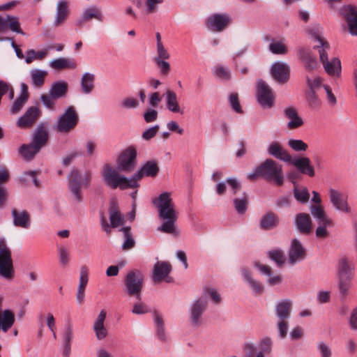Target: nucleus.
Returning a JSON list of instances; mask_svg holds the SVG:
<instances>
[{"label":"nucleus","mask_w":357,"mask_h":357,"mask_svg":"<svg viewBox=\"0 0 357 357\" xmlns=\"http://www.w3.org/2000/svg\"><path fill=\"white\" fill-rule=\"evenodd\" d=\"M159 172V167L156 162L151 160L146 162L142 167L135 173L132 178L136 179V182L143 176L155 177Z\"/></svg>","instance_id":"obj_27"},{"label":"nucleus","mask_w":357,"mask_h":357,"mask_svg":"<svg viewBox=\"0 0 357 357\" xmlns=\"http://www.w3.org/2000/svg\"><path fill=\"white\" fill-rule=\"evenodd\" d=\"M269 155L286 162L291 161V155L282 147L279 142H273L268 148Z\"/></svg>","instance_id":"obj_31"},{"label":"nucleus","mask_w":357,"mask_h":357,"mask_svg":"<svg viewBox=\"0 0 357 357\" xmlns=\"http://www.w3.org/2000/svg\"><path fill=\"white\" fill-rule=\"evenodd\" d=\"M295 224L298 231L302 234H309L312 230V220L307 213H301L296 215Z\"/></svg>","instance_id":"obj_32"},{"label":"nucleus","mask_w":357,"mask_h":357,"mask_svg":"<svg viewBox=\"0 0 357 357\" xmlns=\"http://www.w3.org/2000/svg\"><path fill=\"white\" fill-rule=\"evenodd\" d=\"M271 74L277 82L284 84L289 80V67L284 62H275L272 65Z\"/></svg>","instance_id":"obj_21"},{"label":"nucleus","mask_w":357,"mask_h":357,"mask_svg":"<svg viewBox=\"0 0 357 357\" xmlns=\"http://www.w3.org/2000/svg\"><path fill=\"white\" fill-rule=\"evenodd\" d=\"M47 75V71L40 69H33L30 72L32 84L36 88H41L43 86Z\"/></svg>","instance_id":"obj_45"},{"label":"nucleus","mask_w":357,"mask_h":357,"mask_svg":"<svg viewBox=\"0 0 357 357\" xmlns=\"http://www.w3.org/2000/svg\"><path fill=\"white\" fill-rule=\"evenodd\" d=\"M207 300L201 296L194 300L189 307V320L190 324L195 328L199 327L202 323V315L207 307Z\"/></svg>","instance_id":"obj_11"},{"label":"nucleus","mask_w":357,"mask_h":357,"mask_svg":"<svg viewBox=\"0 0 357 357\" xmlns=\"http://www.w3.org/2000/svg\"><path fill=\"white\" fill-rule=\"evenodd\" d=\"M79 122V115L73 106H68L59 117L56 129L61 133H68Z\"/></svg>","instance_id":"obj_8"},{"label":"nucleus","mask_w":357,"mask_h":357,"mask_svg":"<svg viewBox=\"0 0 357 357\" xmlns=\"http://www.w3.org/2000/svg\"><path fill=\"white\" fill-rule=\"evenodd\" d=\"M13 225L15 227L28 229L31 225L30 214L26 211H19L15 208L12 210Z\"/></svg>","instance_id":"obj_30"},{"label":"nucleus","mask_w":357,"mask_h":357,"mask_svg":"<svg viewBox=\"0 0 357 357\" xmlns=\"http://www.w3.org/2000/svg\"><path fill=\"white\" fill-rule=\"evenodd\" d=\"M172 270V265L167 261H160L155 263L153 273V280L154 282H171L172 279L169 275Z\"/></svg>","instance_id":"obj_16"},{"label":"nucleus","mask_w":357,"mask_h":357,"mask_svg":"<svg viewBox=\"0 0 357 357\" xmlns=\"http://www.w3.org/2000/svg\"><path fill=\"white\" fill-rule=\"evenodd\" d=\"M49 139V133L45 123H40L33 132L31 144L40 150L44 147Z\"/></svg>","instance_id":"obj_20"},{"label":"nucleus","mask_w":357,"mask_h":357,"mask_svg":"<svg viewBox=\"0 0 357 357\" xmlns=\"http://www.w3.org/2000/svg\"><path fill=\"white\" fill-rule=\"evenodd\" d=\"M306 82L308 86L307 90H312L313 91H316L317 89H319L321 83L322 79L320 77H310L308 76L306 77Z\"/></svg>","instance_id":"obj_58"},{"label":"nucleus","mask_w":357,"mask_h":357,"mask_svg":"<svg viewBox=\"0 0 357 357\" xmlns=\"http://www.w3.org/2000/svg\"><path fill=\"white\" fill-rule=\"evenodd\" d=\"M58 252L61 264L64 266L68 265L69 262V253L67 249L63 246H59Z\"/></svg>","instance_id":"obj_63"},{"label":"nucleus","mask_w":357,"mask_h":357,"mask_svg":"<svg viewBox=\"0 0 357 357\" xmlns=\"http://www.w3.org/2000/svg\"><path fill=\"white\" fill-rule=\"evenodd\" d=\"M348 324L351 330L357 331V306L351 310L348 318Z\"/></svg>","instance_id":"obj_62"},{"label":"nucleus","mask_w":357,"mask_h":357,"mask_svg":"<svg viewBox=\"0 0 357 357\" xmlns=\"http://www.w3.org/2000/svg\"><path fill=\"white\" fill-rule=\"evenodd\" d=\"M137 149L130 146L123 150L116 159L117 168L120 172H131L137 165Z\"/></svg>","instance_id":"obj_10"},{"label":"nucleus","mask_w":357,"mask_h":357,"mask_svg":"<svg viewBox=\"0 0 357 357\" xmlns=\"http://www.w3.org/2000/svg\"><path fill=\"white\" fill-rule=\"evenodd\" d=\"M8 29H10L13 32L24 34V32L20 28L17 17L7 15L3 17L0 15V32H4Z\"/></svg>","instance_id":"obj_25"},{"label":"nucleus","mask_w":357,"mask_h":357,"mask_svg":"<svg viewBox=\"0 0 357 357\" xmlns=\"http://www.w3.org/2000/svg\"><path fill=\"white\" fill-rule=\"evenodd\" d=\"M110 225L108 224L106 218L102 215L101 217V226L105 231L109 233L110 227H118L123 225L124 218L121 213L116 203L114 201L111 202L108 209Z\"/></svg>","instance_id":"obj_12"},{"label":"nucleus","mask_w":357,"mask_h":357,"mask_svg":"<svg viewBox=\"0 0 357 357\" xmlns=\"http://www.w3.org/2000/svg\"><path fill=\"white\" fill-rule=\"evenodd\" d=\"M29 97L28 86L25 83H22L20 85V94L14 102L10 109V112L12 114L18 113L28 100Z\"/></svg>","instance_id":"obj_34"},{"label":"nucleus","mask_w":357,"mask_h":357,"mask_svg":"<svg viewBox=\"0 0 357 357\" xmlns=\"http://www.w3.org/2000/svg\"><path fill=\"white\" fill-rule=\"evenodd\" d=\"M162 2L163 0H144V13L148 15L156 13Z\"/></svg>","instance_id":"obj_48"},{"label":"nucleus","mask_w":357,"mask_h":357,"mask_svg":"<svg viewBox=\"0 0 357 357\" xmlns=\"http://www.w3.org/2000/svg\"><path fill=\"white\" fill-rule=\"evenodd\" d=\"M354 278L351 276H337V285L342 297L346 298L349 295Z\"/></svg>","instance_id":"obj_39"},{"label":"nucleus","mask_w":357,"mask_h":357,"mask_svg":"<svg viewBox=\"0 0 357 357\" xmlns=\"http://www.w3.org/2000/svg\"><path fill=\"white\" fill-rule=\"evenodd\" d=\"M39 151L40 149L31 143L29 144H22L19 149V153L26 161L33 160Z\"/></svg>","instance_id":"obj_42"},{"label":"nucleus","mask_w":357,"mask_h":357,"mask_svg":"<svg viewBox=\"0 0 357 357\" xmlns=\"http://www.w3.org/2000/svg\"><path fill=\"white\" fill-rule=\"evenodd\" d=\"M317 349L320 357H333L331 347L324 341H320L317 344Z\"/></svg>","instance_id":"obj_51"},{"label":"nucleus","mask_w":357,"mask_h":357,"mask_svg":"<svg viewBox=\"0 0 357 357\" xmlns=\"http://www.w3.org/2000/svg\"><path fill=\"white\" fill-rule=\"evenodd\" d=\"M89 281V270L86 266H83L80 268L78 288L86 289Z\"/></svg>","instance_id":"obj_59"},{"label":"nucleus","mask_w":357,"mask_h":357,"mask_svg":"<svg viewBox=\"0 0 357 357\" xmlns=\"http://www.w3.org/2000/svg\"><path fill=\"white\" fill-rule=\"evenodd\" d=\"M305 99L307 106L312 109H317L321 105V101L316 93V91L307 90L305 92Z\"/></svg>","instance_id":"obj_46"},{"label":"nucleus","mask_w":357,"mask_h":357,"mask_svg":"<svg viewBox=\"0 0 357 357\" xmlns=\"http://www.w3.org/2000/svg\"><path fill=\"white\" fill-rule=\"evenodd\" d=\"M242 273L243 275L244 278L246 281L250 284L251 288L258 294H261L263 292L264 288L262 285L258 282L257 280H254L251 275L250 273L248 270L245 268L241 269Z\"/></svg>","instance_id":"obj_47"},{"label":"nucleus","mask_w":357,"mask_h":357,"mask_svg":"<svg viewBox=\"0 0 357 357\" xmlns=\"http://www.w3.org/2000/svg\"><path fill=\"white\" fill-rule=\"evenodd\" d=\"M2 301L3 298L0 297V331L6 333L14 325L15 317L14 313L9 310L1 312Z\"/></svg>","instance_id":"obj_28"},{"label":"nucleus","mask_w":357,"mask_h":357,"mask_svg":"<svg viewBox=\"0 0 357 357\" xmlns=\"http://www.w3.org/2000/svg\"><path fill=\"white\" fill-rule=\"evenodd\" d=\"M314 41L319 43L314 48L317 50L321 63L328 59L327 51L330 49L329 43L322 36V28L319 25H314L308 31Z\"/></svg>","instance_id":"obj_13"},{"label":"nucleus","mask_w":357,"mask_h":357,"mask_svg":"<svg viewBox=\"0 0 357 357\" xmlns=\"http://www.w3.org/2000/svg\"><path fill=\"white\" fill-rule=\"evenodd\" d=\"M328 195L331 204L336 210L344 213H351V208L349 204L347 195L333 188L329 190Z\"/></svg>","instance_id":"obj_15"},{"label":"nucleus","mask_w":357,"mask_h":357,"mask_svg":"<svg viewBox=\"0 0 357 357\" xmlns=\"http://www.w3.org/2000/svg\"><path fill=\"white\" fill-rule=\"evenodd\" d=\"M68 85L63 80L54 82L48 94H42L40 101L45 108L49 110H54L56 108V100L59 98L65 97L68 93Z\"/></svg>","instance_id":"obj_6"},{"label":"nucleus","mask_w":357,"mask_h":357,"mask_svg":"<svg viewBox=\"0 0 357 357\" xmlns=\"http://www.w3.org/2000/svg\"><path fill=\"white\" fill-rule=\"evenodd\" d=\"M144 280V275L140 271L135 270L129 272L125 280L126 293L140 300Z\"/></svg>","instance_id":"obj_9"},{"label":"nucleus","mask_w":357,"mask_h":357,"mask_svg":"<svg viewBox=\"0 0 357 357\" xmlns=\"http://www.w3.org/2000/svg\"><path fill=\"white\" fill-rule=\"evenodd\" d=\"M102 178L106 185L116 189L117 188L121 190L127 188H134L138 186L135 178H128L118 173L117 171L114 169L109 165H105L103 167V172L102 174Z\"/></svg>","instance_id":"obj_3"},{"label":"nucleus","mask_w":357,"mask_h":357,"mask_svg":"<svg viewBox=\"0 0 357 357\" xmlns=\"http://www.w3.org/2000/svg\"><path fill=\"white\" fill-rule=\"evenodd\" d=\"M52 49V46H49L48 47L38 52H36L34 50H28L26 52L25 61L26 63H31L34 60H43L45 59L47 54L48 51Z\"/></svg>","instance_id":"obj_43"},{"label":"nucleus","mask_w":357,"mask_h":357,"mask_svg":"<svg viewBox=\"0 0 357 357\" xmlns=\"http://www.w3.org/2000/svg\"><path fill=\"white\" fill-rule=\"evenodd\" d=\"M95 75L90 73H85L81 78V86L82 91L86 93H90L94 89Z\"/></svg>","instance_id":"obj_44"},{"label":"nucleus","mask_w":357,"mask_h":357,"mask_svg":"<svg viewBox=\"0 0 357 357\" xmlns=\"http://www.w3.org/2000/svg\"><path fill=\"white\" fill-rule=\"evenodd\" d=\"M230 21L228 14H213L206 20V26L212 31L220 32L228 26Z\"/></svg>","instance_id":"obj_17"},{"label":"nucleus","mask_w":357,"mask_h":357,"mask_svg":"<svg viewBox=\"0 0 357 357\" xmlns=\"http://www.w3.org/2000/svg\"><path fill=\"white\" fill-rule=\"evenodd\" d=\"M305 250L301 242L297 239H294L289 251V263L294 264L305 259Z\"/></svg>","instance_id":"obj_24"},{"label":"nucleus","mask_w":357,"mask_h":357,"mask_svg":"<svg viewBox=\"0 0 357 357\" xmlns=\"http://www.w3.org/2000/svg\"><path fill=\"white\" fill-rule=\"evenodd\" d=\"M354 264L351 259L346 256L338 259L337 264V276L354 277Z\"/></svg>","instance_id":"obj_23"},{"label":"nucleus","mask_w":357,"mask_h":357,"mask_svg":"<svg viewBox=\"0 0 357 357\" xmlns=\"http://www.w3.org/2000/svg\"><path fill=\"white\" fill-rule=\"evenodd\" d=\"M106 319V312L102 310L93 325V330L96 337L98 340L105 339L108 334L107 330L105 326V320Z\"/></svg>","instance_id":"obj_26"},{"label":"nucleus","mask_w":357,"mask_h":357,"mask_svg":"<svg viewBox=\"0 0 357 357\" xmlns=\"http://www.w3.org/2000/svg\"><path fill=\"white\" fill-rule=\"evenodd\" d=\"M288 145L295 151H305L308 146L301 139H291L288 141Z\"/></svg>","instance_id":"obj_56"},{"label":"nucleus","mask_w":357,"mask_h":357,"mask_svg":"<svg viewBox=\"0 0 357 357\" xmlns=\"http://www.w3.org/2000/svg\"><path fill=\"white\" fill-rule=\"evenodd\" d=\"M167 108L172 112L183 114V110L179 106L177 96L172 90H167L165 93Z\"/></svg>","instance_id":"obj_38"},{"label":"nucleus","mask_w":357,"mask_h":357,"mask_svg":"<svg viewBox=\"0 0 357 357\" xmlns=\"http://www.w3.org/2000/svg\"><path fill=\"white\" fill-rule=\"evenodd\" d=\"M153 204L158 209L160 219L164 222L158 230L178 236V231L176 226L178 212L171 197V194L168 192L161 193L157 198L153 199Z\"/></svg>","instance_id":"obj_1"},{"label":"nucleus","mask_w":357,"mask_h":357,"mask_svg":"<svg viewBox=\"0 0 357 357\" xmlns=\"http://www.w3.org/2000/svg\"><path fill=\"white\" fill-rule=\"evenodd\" d=\"M0 277L8 281L15 277L11 251L3 241H0Z\"/></svg>","instance_id":"obj_7"},{"label":"nucleus","mask_w":357,"mask_h":357,"mask_svg":"<svg viewBox=\"0 0 357 357\" xmlns=\"http://www.w3.org/2000/svg\"><path fill=\"white\" fill-rule=\"evenodd\" d=\"M310 212L318 224L324 225H333V220L328 217L324 207L321 205H312L310 206Z\"/></svg>","instance_id":"obj_35"},{"label":"nucleus","mask_w":357,"mask_h":357,"mask_svg":"<svg viewBox=\"0 0 357 357\" xmlns=\"http://www.w3.org/2000/svg\"><path fill=\"white\" fill-rule=\"evenodd\" d=\"M248 203V198L247 195H244L242 198H238L234 200L235 209L240 214H243L246 211Z\"/></svg>","instance_id":"obj_55"},{"label":"nucleus","mask_w":357,"mask_h":357,"mask_svg":"<svg viewBox=\"0 0 357 357\" xmlns=\"http://www.w3.org/2000/svg\"><path fill=\"white\" fill-rule=\"evenodd\" d=\"M50 66L54 70H61L66 68L74 69L77 67V65L68 58L61 57L51 61Z\"/></svg>","instance_id":"obj_41"},{"label":"nucleus","mask_w":357,"mask_h":357,"mask_svg":"<svg viewBox=\"0 0 357 357\" xmlns=\"http://www.w3.org/2000/svg\"><path fill=\"white\" fill-rule=\"evenodd\" d=\"M291 310L292 301L289 299L280 301L275 305V316L278 318L277 328L282 339L285 337L287 334L288 319L291 317Z\"/></svg>","instance_id":"obj_5"},{"label":"nucleus","mask_w":357,"mask_h":357,"mask_svg":"<svg viewBox=\"0 0 357 357\" xmlns=\"http://www.w3.org/2000/svg\"><path fill=\"white\" fill-rule=\"evenodd\" d=\"M93 18H96L98 20H102V15L100 10H98V8H86L83 12L82 17L76 22V25L79 26H82L86 21L90 20Z\"/></svg>","instance_id":"obj_40"},{"label":"nucleus","mask_w":357,"mask_h":357,"mask_svg":"<svg viewBox=\"0 0 357 357\" xmlns=\"http://www.w3.org/2000/svg\"><path fill=\"white\" fill-rule=\"evenodd\" d=\"M257 98L263 108L269 109L274 106L275 95L269 86L262 80L257 82Z\"/></svg>","instance_id":"obj_14"},{"label":"nucleus","mask_w":357,"mask_h":357,"mask_svg":"<svg viewBox=\"0 0 357 357\" xmlns=\"http://www.w3.org/2000/svg\"><path fill=\"white\" fill-rule=\"evenodd\" d=\"M268 257L278 266H282L286 261V257L282 250L277 249L268 252Z\"/></svg>","instance_id":"obj_49"},{"label":"nucleus","mask_w":357,"mask_h":357,"mask_svg":"<svg viewBox=\"0 0 357 357\" xmlns=\"http://www.w3.org/2000/svg\"><path fill=\"white\" fill-rule=\"evenodd\" d=\"M123 232V236L125 238V241L122 245V248L123 250H128L132 248L135 245V241L132 238L131 231H130V227H126L120 230Z\"/></svg>","instance_id":"obj_50"},{"label":"nucleus","mask_w":357,"mask_h":357,"mask_svg":"<svg viewBox=\"0 0 357 357\" xmlns=\"http://www.w3.org/2000/svg\"><path fill=\"white\" fill-rule=\"evenodd\" d=\"M68 15V3L66 1H59L56 4V15L54 24L56 26L61 25L67 19Z\"/></svg>","instance_id":"obj_36"},{"label":"nucleus","mask_w":357,"mask_h":357,"mask_svg":"<svg viewBox=\"0 0 357 357\" xmlns=\"http://www.w3.org/2000/svg\"><path fill=\"white\" fill-rule=\"evenodd\" d=\"M324 68L328 75L332 77H340L342 67L341 62L338 58H333L331 61L328 59L322 62Z\"/></svg>","instance_id":"obj_37"},{"label":"nucleus","mask_w":357,"mask_h":357,"mask_svg":"<svg viewBox=\"0 0 357 357\" xmlns=\"http://www.w3.org/2000/svg\"><path fill=\"white\" fill-rule=\"evenodd\" d=\"M279 222L280 218L276 213L268 212L261 218L259 227L263 230H271L278 225Z\"/></svg>","instance_id":"obj_33"},{"label":"nucleus","mask_w":357,"mask_h":357,"mask_svg":"<svg viewBox=\"0 0 357 357\" xmlns=\"http://www.w3.org/2000/svg\"><path fill=\"white\" fill-rule=\"evenodd\" d=\"M121 105L126 109H135L139 107V102L136 98L127 97L122 100Z\"/></svg>","instance_id":"obj_60"},{"label":"nucleus","mask_w":357,"mask_h":357,"mask_svg":"<svg viewBox=\"0 0 357 357\" xmlns=\"http://www.w3.org/2000/svg\"><path fill=\"white\" fill-rule=\"evenodd\" d=\"M155 323L156 324L157 327V335L158 337L161 340H165V330H164V322L162 321V319L160 317V316L155 313V317H154Z\"/></svg>","instance_id":"obj_57"},{"label":"nucleus","mask_w":357,"mask_h":357,"mask_svg":"<svg viewBox=\"0 0 357 357\" xmlns=\"http://www.w3.org/2000/svg\"><path fill=\"white\" fill-rule=\"evenodd\" d=\"M63 337L64 340V342L71 343L73 337V328L71 324H68L66 325Z\"/></svg>","instance_id":"obj_64"},{"label":"nucleus","mask_w":357,"mask_h":357,"mask_svg":"<svg viewBox=\"0 0 357 357\" xmlns=\"http://www.w3.org/2000/svg\"><path fill=\"white\" fill-rule=\"evenodd\" d=\"M302 174H307L310 177L315 175L313 166L311 165V160L307 157H301L290 162Z\"/></svg>","instance_id":"obj_29"},{"label":"nucleus","mask_w":357,"mask_h":357,"mask_svg":"<svg viewBox=\"0 0 357 357\" xmlns=\"http://www.w3.org/2000/svg\"><path fill=\"white\" fill-rule=\"evenodd\" d=\"M341 13L347 22L349 33L357 36V7L353 5L344 6Z\"/></svg>","instance_id":"obj_18"},{"label":"nucleus","mask_w":357,"mask_h":357,"mask_svg":"<svg viewBox=\"0 0 357 357\" xmlns=\"http://www.w3.org/2000/svg\"><path fill=\"white\" fill-rule=\"evenodd\" d=\"M214 75L222 80H229L231 78V72L229 68L222 66H218L213 71Z\"/></svg>","instance_id":"obj_54"},{"label":"nucleus","mask_w":357,"mask_h":357,"mask_svg":"<svg viewBox=\"0 0 357 357\" xmlns=\"http://www.w3.org/2000/svg\"><path fill=\"white\" fill-rule=\"evenodd\" d=\"M259 176L267 181H273L277 185L281 186L284 180L282 165L271 158L266 159L248 174L247 178L250 180H255Z\"/></svg>","instance_id":"obj_2"},{"label":"nucleus","mask_w":357,"mask_h":357,"mask_svg":"<svg viewBox=\"0 0 357 357\" xmlns=\"http://www.w3.org/2000/svg\"><path fill=\"white\" fill-rule=\"evenodd\" d=\"M229 103L232 107V109L237 113L241 114L243 113V110L239 102L238 95V93H231L229 97Z\"/></svg>","instance_id":"obj_61"},{"label":"nucleus","mask_w":357,"mask_h":357,"mask_svg":"<svg viewBox=\"0 0 357 357\" xmlns=\"http://www.w3.org/2000/svg\"><path fill=\"white\" fill-rule=\"evenodd\" d=\"M92 178L91 172L86 170L80 173L77 169L72 170L68 176V188L77 202L82 201L81 188L89 186Z\"/></svg>","instance_id":"obj_4"},{"label":"nucleus","mask_w":357,"mask_h":357,"mask_svg":"<svg viewBox=\"0 0 357 357\" xmlns=\"http://www.w3.org/2000/svg\"><path fill=\"white\" fill-rule=\"evenodd\" d=\"M284 115L288 120L287 127L289 130H295L301 127L304 122L299 116L297 109L294 107H287L284 109Z\"/></svg>","instance_id":"obj_22"},{"label":"nucleus","mask_w":357,"mask_h":357,"mask_svg":"<svg viewBox=\"0 0 357 357\" xmlns=\"http://www.w3.org/2000/svg\"><path fill=\"white\" fill-rule=\"evenodd\" d=\"M270 51L275 54H285L288 50L282 41H273L269 45Z\"/></svg>","instance_id":"obj_53"},{"label":"nucleus","mask_w":357,"mask_h":357,"mask_svg":"<svg viewBox=\"0 0 357 357\" xmlns=\"http://www.w3.org/2000/svg\"><path fill=\"white\" fill-rule=\"evenodd\" d=\"M41 115V111L38 107H29L24 114L19 118L17 126L20 128H31Z\"/></svg>","instance_id":"obj_19"},{"label":"nucleus","mask_w":357,"mask_h":357,"mask_svg":"<svg viewBox=\"0 0 357 357\" xmlns=\"http://www.w3.org/2000/svg\"><path fill=\"white\" fill-rule=\"evenodd\" d=\"M295 199L301 203H306L310 199V193L306 188H296L294 189Z\"/></svg>","instance_id":"obj_52"}]
</instances>
